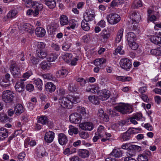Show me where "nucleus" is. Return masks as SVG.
<instances>
[{
    "mask_svg": "<svg viewBox=\"0 0 161 161\" xmlns=\"http://www.w3.org/2000/svg\"><path fill=\"white\" fill-rule=\"evenodd\" d=\"M24 68L23 64H14L10 67L9 69L14 77H19L21 75L20 71L24 69Z\"/></svg>",
    "mask_w": 161,
    "mask_h": 161,
    "instance_id": "f257e3e1",
    "label": "nucleus"
},
{
    "mask_svg": "<svg viewBox=\"0 0 161 161\" xmlns=\"http://www.w3.org/2000/svg\"><path fill=\"white\" fill-rule=\"evenodd\" d=\"M115 109L123 114H129L132 112L131 106L125 104H122L116 106Z\"/></svg>",
    "mask_w": 161,
    "mask_h": 161,
    "instance_id": "f03ea898",
    "label": "nucleus"
},
{
    "mask_svg": "<svg viewBox=\"0 0 161 161\" xmlns=\"http://www.w3.org/2000/svg\"><path fill=\"white\" fill-rule=\"evenodd\" d=\"M108 22L110 24L114 25L119 22L121 19L119 15L115 13H111L107 17Z\"/></svg>",
    "mask_w": 161,
    "mask_h": 161,
    "instance_id": "7ed1b4c3",
    "label": "nucleus"
},
{
    "mask_svg": "<svg viewBox=\"0 0 161 161\" xmlns=\"http://www.w3.org/2000/svg\"><path fill=\"white\" fill-rule=\"evenodd\" d=\"M3 101L6 103H10L11 102L14 98L13 94L9 90L4 91L2 94Z\"/></svg>",
    "mask_w": 161,
    "mask_h": 161,
    "instance_id": "20e7f679",
    "label": "nucleus"
},
{
    "mask_svg": "<svg viewBox=\"0 0 161 161\" xmlns=\"http://www.w3.org/2000/svg\"><path fill=\"white\" fill-rule=\"evenodd\" d=\"M59 102L61 106L65 108L70 109L72 108V105L68 97H62L59 99Z\"/></svg>",
    "mask_w": 161,
    "mask_h": 161,
    "instance_id": "39448f33",
    "label": "nucleus"
},
{
    "mask_svg": "<svg viewBox=\"0 0 161 161\" xmlns=\"http://www.w3.org/2000/svg\"><path fill=\"white\" fill-rule=\"evenodd\" d=\"M120 67L125 70L129 69L132 66V63L127 58L121 59L119 62Z\"/></svg>",
    "mask_w": 161,
    "mask_h": 161,
    "instance_id": "423d86ee",
    "label": "nucleus"
},
{
    "mask_svg": "<svg viewBox=\"0 0 161 161\" xmlns=\"http://www.w3.org/2000/svg\"><path fill=\"white\" fill-rule=\"evenodd\" d=\"M82 117L80 114L77 113L71 114L69 117L70 121L74 124H79L81 120Z\"/></svg>",
    "mask_w": 161,
    "mask_h": 161,
    "instance_id": "0eeeda50",
    "label": "nucleus"
},
{
    "mask_svg": "<svg viewBox=\"0 0 161 161\" xmlns=\"http://www.w3.org/2000/svg\"><path fill=\"white\" fill-rule=\"evenodd\" d=\"M79 126L83 130L88 131L92 130L94 128L93 124L89 122H86L80 123L79 124Z\"/></svg>",
    "mask_w": 161,
    "mask_h": 161,
    "instance_id": "6e6552de",
    "label": "nucleus"
},
{
    "mask_svg": "<svg viewBox=\"0 0 161 161\" xmlns=\"http://www.w3.org/2000/svg\"><path fill=\"white\" fill-rule=\"evenodd\" d=\"M58 140L59 143L62 146L66 145L68 142L67 136L64 133H60L58 135Z\"/></svg>",
    "mask_w": 161,
    "mask_h": 161,
    "instance_id": "1a4fd4ad",
    "label": "nucleus"
},
{
    "mask_svg": "<svg viewBox=\"0 0 161 161\" xmlns=\"http://www.w3.org/2000/svg\"><path fill=\"white\" fill-rule=\"evenodd\" d=\"M130 18L131 19L133 23L137 24L140 20L141 16L140 13L135 11H132L130 13Z\"/></svg>",
    "mask_w": 161,
    "mask_h": 161,
    "instance_id": "9d476101",
    "label": "nucleus"
},
{
    "mask_svg": "<svg viewBox=\"0 0 161 161\" xmlns=\"http://www.w3.org/2000/svg\"><path fill=\"white\" fill-rule=\"evenodd\" d=\"M97 93L100 98L103 101L108 99L110 95V92L106 89L100 90Z\"/></svg>",
    "mask_w": 161,
    "mask_h": 161,
    "instance_id": "9b49d317",
    "label": "nucleus"
},
{
    "mask_svg": "<svg viewBox=\"0 0 161 161\" xmlns=\"http://www.w3.org/2000/svg\"><path fill=\"white\" fill-rule=\"evenodd\" d=\"M151 152L148 151H145L138 156V161H148V157L151 155Z\"/></svg>",
    "mask_w": 161,
    "mask_h": 161,
    "instance_id": "f8f14e48",
    "label": "nucleus"
},
{
    "mask_svg": "<svg viewBox=\"0 0 161 161\" xmlns=\"http://www.w3.org/2000/svg\"><path fill=\"white\" fill-rule=\"evenodd\" d=\"M20 28L22 31L31 34L34 33L35 29L33 26L29 24H25L21 26Z\"/></svg>",
    "mask_w": 161,
    "mask_h": 161,
    "instance_id": "ddd939ff",
    "label": "nucleus"
},
{
    "mask_svg": "<svg viewBox=\"0 0 161 161\" xmlns=\"http://www.w3.org/2000/svg\"><path fill=\"white\" fill-rule=\"evenodd\" d=\"M31 7H34V8H35L34 15L36 16L38 14L39 11L42 10L43 6L42 4L36 1H34Z\"/></svg>",
    "mask_w": 161,
    "mask_h": 161,
    "instance_id": "4468645a",
    "label": "nucleus"
},
{
    "mask_svg": "<svg viewBox=\"0 0 161 161\" xmlns=\"http://www.w3.org/2000/svg\"><path fill=\"white\" fill-rule=\"evenodd\" d=\"M97 115L99 119L103 121L108 122L109 120L108 115L104 113L103 110L101 109L98 110Z\"/></svg>",
    "mask_w": 161,
    "mask_h": 161,
    "instance_id": "2eb2a0df",
    "label": "nucleus"
},
{
    "mask_svg": "<svg viewBox=\"0 0 161 161\" xmlns=\"http://www.w3.org/2000/svg\"><path fill=\"white\" fill-rule=\"evenodd\" d=\"M54 137V133L53 131H49L45 134L44 140L46 142L50 143L53 141Z\"/></svg>",
    "mask_w": 161,
    "mask_h": 161,
    "instance_id": "dca6fc26",
    "label": "nucleus"
},
{
    "mask_svg": "<svg viewBox=\"0 0 161 161\" xmlns=\"http://www.w3.org/2000/svg\"><path fill=\"white\" fill-rule=\"evenodd\" d=\"M95 17L94 12L92 10H89L84 15V20L87 21H92L94 19Z\"/></svg>",
    "mask_w": 161,
    "mask_h": 161,
    "instance_id": "f3484780",
    "label": "nucleus"
},
{
    "mask_svg": "<svg viewBox=\"0 0 161 161\" xmlns=\"http://www.w3.org/2000/svg\"><path fill=\"white\" fill-rule=\"evenodd\" d=\"M45 88L47 91L51 93L54 92L56 89L55 86L51 82L46 83L45 85Z\"/></svg>",
    "mask_w": 161,
    "mask_h": 161,
    "instance_id": "a211bd4d",
    "label": "nucleus"
},
{
    "mask_svg": "<svg viewBox=\"0 0 161 161\" xmlns=\"http://www.w3.org/2000/svg\"><path fill=\"white\" fill-rule=\"evenodd\" d=\"M68 73V71L65 69H62L58 71L56 75L58 78H62L65 77Z\"/></svg>",
    "mask_w": 161,
    "mask_h": 161,
    "instance_id": "6ab92c4d",
    "label": "nucleus"
},
{
    "mask_svg": "<svg viewBox=\"0 0 161 161\" xmlns=\"http://www.w3.org/2000/svg\"><path fill=\"white\" fill-rule=\"evenodd\" d=\"M25 111V108L23 106L20 104H17L14 107V111L15 114L17 115H19Z\"/></svg>",
    "mask_w": 161,
    "mask_h": 161,
    "instance_id": "aec40b11",
    "label": "nucleus"
},
{
    "mask_svg": "<svg viewBox=\"0 0 161 161\" xmlns=\"http://www.w3.org/2000/svg\"><path fill=\"white\" fill-rule=\"evenodd\" d=\"M35 32L37 36L40 37H43L46 34L45 30L42 27H37L35 30Z\"/></svg>",
    "mask_w": 161,
    "mask_h": 161,
    "instance_id": "412c9836",
    "label": "nucleus"
},
{
    "mask_svg": "<svg viewBox=\"0 0 161 161\" xmlns=\"http://www.w3.org/2000/svg\"><path fill=\"white\" fill-rule=\"evenodd\" d=\"M79 156L82 158L88 157L89 155V151L86 149H80L78 152Z\"/></svg>",
    "mask_w": 161,
    "mask_h": 161,
    "instance_id": "4be33fe9",
    "label": "nucleus"
},
{
    "mask_svg": "<svg viewBox=\"0 0 161 161\" xmlns=\"http://www.w3.org/2000/svg\"><path fill=\"white\" fill-rule=\"evenodd\" d=\"M8 131L5 128L2 127L0 128V139L3 140L8 136Z\"/></svg>",
    "mask_w": 161,
    "mask_h": 161,
    "instance_id": "5701e85b",
    "label": "nucleus"
},
{
    "mask_svg": "<svg viewBox=\"0 0 161 161\" xmlns=\"http://www.w3.org/2000/svg\"><path fill=\"white\" fill-rule=\"evenodd\" d=\"M12 119L8 117L6 114L3 113H0V121L2 122H7L11 121Z\"/></svg>",
    "mask_w": 161,
    "mask_h": 161,
    "instance_id": "b1692460",
    "label": "nucleus"
},
{
    "mask_svg": "<svg viewBox=\"0 0 161 161\" xmlns=\"http://www.w3.org/2000/svg\"><path fill=\"white\" fill-rule=\"evenodd\" d=\"M79 88V86L77 84L72 82L69 83L68 87V90L71 92H77Z\"/></svg>",
    "mask_w": 161,
    "mask_h": 161,
    "instance_id": "393cba45",
    "label": "nucleus"
},
{
    "mask_svg": "<svg viewBox=\"0 0 161 161\" xmlns=\"http://www.w3.org/2000/svg\"><path fill=\"white\" fill-rule=\"evenodd\" d=\"M68 97L72 105L73 103L76 104L80 102L79 98L77 96L69 95Z\"/></svg>",
    "mask_w": 161,
    "mask_h": 161,
    "instance_id": "a878e982",
    "label": "nucleus"
},
{
    "mask_svg": "<svg viewBox=\"0 0 161 161\" xmlns=\"http://www.w3.org/2000/svg\"><path fill=\"white\" fill-rule=\"evenodd\" d=\"M122 151L119 149L114 148L109 156H113L115 158H119L122 156Z\"/></svg>",
    "mask_w": 161,
    "mask_h": 161,
    "instance_id": "bb28decb",
    "label": "nucleus"
},
{
    "mask_svg": "<svg viewBox=\"0 0 161 161\" xmlns=\"http://www.w3.org/2000/svg\"><path fill=\"white\" fill-rule=\"evenodd\" d=\"M40 65L41 68L43 70H48L50 68L51 64L49 62L43 61L41 63Z\"/></svg>",
    "mask_w": 161,
    "mask_h": 161,
    "instance_id": "cd10ccee",
    "label": "nucleus"
},
{
    "mask_svg": "<svg viewBox=\"0 0 161 161\" xmlns=\"http://www.w3.org/2000/svg\"><path fill=\"white\" fill-rule=\"evenodd\" d=\"M109 32L105 29H104L101 33V36L105 40H107L110 37Z\"/></svg>",
    "mask_w": 161,
    "mask_h": 161,
    "instance_id": "c85d7f7f",
    "label": "nucleus"
},
{
    "mask_svg": "<svg viewBox=\"0 0 161 161\" xmlns=\"http://www.w3.org/2000/svg\"><path fill=\"white\" fill-rule=\"evenodd\" d=\"M150 53L152 55L156 56H161V47L152 49L150 51Z\"/></svg>",
    "mask_w": 161,
    "mask_h": 161,
    "instance_id": "c756f323",
    "label": "nucleus"
},
{
    "mask_svg": "<svg viewBox=\"0 0 161 161\" xmlns=\"http://www.w3.org/2000/svg\"><path fill=\"white\" fill-rule=\"evenodd\" d=\"M45 3L50 8L53 9L56 6V2L54 0H45Z\"/></svg>",
    "mask_w": 161,
    "mask_h": 161,
    "instance_id": "7c9ffc66",
    "label": "nucleus"
},
{
    "mask_svg": "<svg viewBox=\"0 0 161 161\" xmlns=\"http://www.w3.org/2000/svg\"><path fill=\"white\" fill-rule=\"evenodd\" d=\"M129 131V130H127L120 135V137L123 141H127L130 139L131 134L130 133Z\"/></svg>",
    "mask_w": 161,
    "mask_h": 161,
    "instance_id": "2f4dec72",
    "label": "nucleus"
},
{
    "mask_svg": "<svg viewBox=\"0 0 161 161\" xmlns=\"http://www.w3.org/2000/svg\"><path fill=\"white\" fill-rule=\"evenodd\" d=\"M127 36L128 43L135 41L136 39L135 34L132 32L128 33Z\"/></svg>",
    "mask_w": 161,
    "mask_h": 161,
    "instance_id": "473e14b6",
    "label": "nucleus"
},
{
    "mask_svg": "<svg viewBox=\"0 0 161 161\" xmlns=\"http://www.w3.org/2000/svg\"><path fill=\"white\" fill-rule=\"evenodd\" d=\"M72 58L71 54L65 53L63 55L62 58L67 63H69Z\"/></svg>",
    "mask_w": 161,
    "mask_h": 161,
    "instance_id": "72a5a7b5",
    "label": "nucleus"
},
{
    "mask_svg": "<svg viewBox=\"0 0 161 161\" xmlns=\"http://www.w3.org/2000/svg\"><path fill=\"white\" fill-rule=\"evenodd\" d=\"M60 22L62 25H67L69 22L68 17L65 15H62L60 17Z\"/></svg>",
    "mask_w": 161,
    "mask_h": 161,
    "instance_id": "f704fd0d",
    "label": "nucleus"
},
{
    "mask_svg": "<svg viewBox=\"0 0 161 161\" xmlns=\"http://www.w3.org/2000/svg\"><path fill=\"white\" fill-rule=\"evenodd\" d=\"M25 86L20 83L17 82L15 85L16 90L19 92H23L24 90Z\"/></svg>",
    "mask_w": 161,
    "mask_h": 161,
    "instance_id": "c9c22d12",
    "label": "nucleus"
},
{
    "mask_svg": "<svg viewBox=\"0 0 161 161\" xmlns=\"http://www.w3.org/2000/svg\"><path fill=\"white\" fill-rule=\"evenodd\" d=\"M57 55L56 54L51 53L47 55V61L49 62H53L57 58Z\"/></svg>",
    "mask_w": 161,
    "mask_h": 161,
    "instance_id": "e433bc0d",
    "label": "nucleus"
},
{
    "mask_svg": "<svg viewBox=\"0 0 161 161\" xmlns=\"http://www.w3.org/2000/svg\"><path fill=\"white\" fill-rule=\"evenodd\" d=\"M88 99L92 103L95 104L99 103V99L97 97L95 96H91L88 97Z\"/></svg>",
    "mask_w": 161,
    "mask_h": 161,
    "instance_id": "4c0bfd02",
    "label": "nucleus"
},
{
    "mask_svg": "<svg viewBox=\"0 0 161 161\" xmlns=\"http://www.w3.org/2000/svg\"><path fill=\"white\" fill-rule=\"evenodd\" d=\"M34 83L36 85L37 88L40 90H41L42 89V81L40 79L37 78L34 80Z\"/></svg>",
    "mask_w": 161,
    "mask_h": 161,
    "instance_id": "58836bf2",
    "label": "nucleus"
},
{
    "mask_svg": "<svg viewBox=\"0 0 161 161\" xmlns=\"http://www.w3.org/2000/svg\"><path fill=\"white\" fill-rule=\"evenodd\" d=\"M69 128L68 132L70 135H73L74 134H77L78 133V130L77 128L71 125H69Z\"/></svg>",
    "mask_w": 161,
    "mask_h": 161,
    "instance_id": "ea45409f",
    "label": "nucleus"
},
{
    "mask_svg": "<svg viewBox=\"0 0 161 161\" xmlns=\"http://www.w3.org/2000/svg\"><path fill=\"white\" fill-rule=\"evenodd\" d=\"M37 157L39 158H42L43 157L47 156L48 153L46 152L45 149L42 148L41 150L36 153Z\"/></svg>",
    "mask_w": 161,
    "mask_h": 161,
    "instance_id": "a19ab883",
    "label": "nucleus"
},
{
    "mask_svg": "<svg viewBox=\"0 0 161 161\" xmlns=\"http://www.w3.org/2000/svg\"><path fill=\"white\" fill-rule=\"evenodd\" d=\"M88 21L83 20L81 23V27L82 29L85 31H88L89 30L90 28L88 24L87 23Z\"/></svg>",
    "mask_w": 161,
    "mask_h": 161,
    "instance_id": "79ce46f5",
    "label": "nucleus"
},
{
    "mask_svg": "<svg viewBox=\"0 0 161 161\" xmlns=\"http://www.w3.org/2000/svg\"><path fill=\"white\" fill-rule=\"evenodd\" d=\"M123 29L121 28L119 31L115 40L117 43H119L120 41L123 36Z\"/></svg>",
    "mask_w": 161,
    "mask_h": 161,
    "instance_id": "37998d69",
    "label": "nucleus"
},
{
    "mask_svg": "<svg viewBox=\"0 0 161 161\" xmlns=\"http://www.w3.org/2000/svg\"><path fill=\"white\" fill-rule=\"evenodd\" d=\"M76 80L79 83L81 87L84 86L86 83V79L81 77H79L76 79Z\"/></svg>",
    "mask_w": 161,
    "mask_h": 161,
    "instance_id": "c03bdc74",
    "label": "nucleus"
},
{
    "mask_svg": "<svg viewBox=\"0 0 161 161\" xmlns=\"http://www.w3.org/2000/svg\"><path fill=\"white\" fill-rule=\"evenodd\" d=\"M38 122L43 125H46L48 122L47 118L46 116H42L38 118Z\"/></svg>",
    "mask_w": 161,
    "mask_h": 161,
    "instance_id": "a18cd8bd",
    "label": "nucleus"
},
{
    "mask_svg": "<svg viewBox=\"0 0 161 161\" xmlns=\"http://www.w3.org/2000/svg\"><path fill=\"white\" fill-rule=\"evenodd\" d=\"M37 54L39 58H44L47 56V52L46 51L43 50L38 52Z\"/></svg>",
    "mask_w": 161,
    "mask_h": 161,
    "instance_id": "49530a36",
    "label": "nucleus"
},
{
    "mask_svg": "<svg viewBox=\"0 0 161 161\" xmlns=\"http://www.w3.org/2000/svg\"><path fill=\"white\" fill-rule=\"evenodd\" d=\"M97 88L96 87H95L93 86L88 85L86 89V92L95 93L97 92Z\"/></svg>",
    "mask_w": 161,
    "mask_h": 161,
    "instance_id": "de8ad7c7",
    "label": "nucleus"
},
{
    "mask_svg": "<svg viewBox=\"0 0 161 161\" xmlns=\"http://www.w3.org/2000/svg\"><path fill=\"white\" fill-rule=\"evenodd\" d=\"M142 6V2L140 0H136L134 1L132 4L131 7L133 8H137L138 7H141Z\"/></svg>",
    "mask_w": 161,
    "mask_h": 161,
    "instance_id": "09e8293b",
    "label": "nucleus"
},
{
    "mask_svg": "<svg viewBox=\"0 0 161 161\" xmlns=\"http://www.w3.org/2000/svg\"><path fill=\"white\" fill-rule=\"evenodd\" d=\"M17 14L16 11L13 10L10 11L7 14V17L8 19H11L14 17Z\"/></svg>",
    "mask_w": 161,
    "mask_h": 161,
    "instance_id": "8fccbe9b",
    "label": "nucleus"
},
{
    "mask_svg": "<svg viewBox=\"0 0 161 161\" xmlns=\"http://www.w3.org/2000/svg\"><path fill=\"white\" fill-rule=\"evenodd\" d=\"M46 46V44L43 42H39L37 43V47L39 51L43 50Z\"/></svg>",
    "mask_w": 161,
    "mask_h": 161,
    "instance_id": "3c124183",
    "label": "nucleus"
},
{
    "mask_svg": "<svg viewBox=\"0 0 161 161\" xmlns=\"http://www.w3.org/2000/svg\"><path fill=\"white\" fill-rule=\"evenodd\" d=\"M25 3V5L27 8H31L32 5L34 3L32 0H22Z\"/></svg>",
    "mask_w": 161,
    "mask_h": 161,
    "instance_id": "603ef678",
    "label": "nucleus"
},
{
    "mask_svg": "<svg viewBox=\"0 0 161 161\" xmlns=\"http://www.w3.org/2000/svg\"><path fill=\"white\" fill-rule=\"evenodd\" d=\"M129 45L130 48L133 50H136L138 48V45L135 41L128 43Z\"/></svg>",
    "mask_w": 161,
    "mask_h": 161,
    "instance_id": "864d4df0",
    "label": "nucleus"
},
{
    "mask_svg": "<svg viewBox=\"0 0 161 161\" xmlns=\"http://www.w3.org/2000/svg\"><path fill=\"white\" fill-rule=\"evenodd\" d=\"M43 78L45 79H47L53 81H55L56 78L55 77L53 76L51 74H47L43 75Z\"/></svg>",
    "mask_w": 161,
    "mask_h": 161,
    "instance_id": "5fc2aeb1",
    "label": "nucleus"
},
{
    "mask_svg": "<svg viewBox=\"0 0 161 161\" xmlns=\"http://www.w3.org/2000/svg\"><path fill=\"white\" fill-rule=\"evenodd\" d=\"M104 130V127L101 125H100L97 128V131L96 133L99 134V135H102L104 137L103 132Z\"/></svg>",
    "mask_w": 161,
    "mask_h": 161,
    "instance_id": "6e6d98bb",
    "label": "nucleus"
},
{
    "mask_svg": "<svg viewBox=\"0 0 161 161\" xmlns=\"http://www.w3.org/2000/svg\"><path fill=\"white\" fill-rule=\"evenodd\" d=\"M57 94L58 95L63 96L66 94V90L62 88H59L57 90Z\"/></svg>",
    "mask_w": 161,
    "mask_h": 161,
    "instance_id": "4d7b16f0",
    "label": "nucleus"
},
{
    "mask_svg": "<svg viewBox=\"0 0 161 161\" xmlns=\"http://www.w3.org/2000/svg\"><path fill=\"white\" fill-rule=\"evenodd\" d=\"M119 3H123L124 2L122 0H113L111 3L110 6L112 7H116Z\"/></svg>",
    "mask_w": 161,
    "mask_h": 161,
    "instance_id": "13d9d810",
    "label": "nucleus"
},
{
    "mask_svg": "<svg viewBox=\"0 0 161 161\" xmlns=\"http://www.w3.org/2000/svg\"><path fill=\"white\" fill-rule=\"evenodd\" d=\"M77 111L79 113L84 115L86 114V110L85 108L82 106H78L76 108Z\"/></svg>",
    "mask_w": 161,
    "mask_h": 161,
    "instance_id": "bf43d9fd",
    "label": "nucleus"
},
{
    "mask_svg": "<svg viewBox=\"0 0 161 161\" xmlns=\"http://www.w3.org/2000/svg\"><path fill=\"white\" fill-rule=\"evenodd\" d=\"M159 36H153L150 38V41L155 44H157L159 40Z\"/></svg>",
    "mask_w": 161,
    "mask_h": 161,
    "instance_id": "052dcab7",
    "label": "nucleus"
},
{
    "mask_svg": "<svg viewBox=\"0 0 161 161\" xmlns=\"http://www.w3.org/2000/svg\"><path fill=\"white\" fill-rule=\"evenodd\" d=\"M156 19V17L153 14L148 16L147 18V21L148 22H153L155 21Z\"/></svg>",
    "mask_w": 161,
    "mask_h": 161,
    "instance_id": "680f3d73",
    "label": "nucleus"
},
{
    "mask_svg": "<svg viewBox=\"0 0 161 161\" xmlns=\"http://www.w3.org/2000/svg\"><path fill=\"white\" fill-rule=\"evenodd\" d=\"M136 152L134 150H129L126 152L127 157H130L132 158L135 155Z\"/></svg>",
    "mask_w": 161,
    "mask_h": 161,
    "instance_id": "e2e57ef3",
    "label": "nucleus"
},
{
    "mask_svg": "<svg viewBox=\"0 0 161 161\" xmlns=\"http://www.w3.org/2000/svg\"><path fill=\"white\" fill-rule=\"evenodd\" d=\"M115 53L116 54L119 53L120 55H122L124 54V51L122 49V47L121 46H119L115 50Z\"/></svg>",
    "mask_w": 161,
    "mask_h": 161,
    "instance_id": "0e129e2a",
    "label": "nucleus"
},
{
    "mask_svg": "<svg viewBox=\"0 0 161 161\" xmlns=\"http://www.w3.org/2000/svg\"><path fill=\"white\" fill-rule=\"evenodd\" d=\"M80 136L84 139H86L89 137V134L87 132H81L79 133Z\"/></svg>",
    "mask_w": 161,
    "mask_h": 161,
    "instance_id": "69168bd1",
    "label": "nucleus"
},
{
    "mask_svg": "<svg viewBox=\"0 0 161 161\" xmlns=\"http://www.w3.org/2000/svg\"><path fill=\"white\" fill-rule=\"evenodd\" d=\"M119 112L116 109L113 110H109V113L112 116H118L119 115Z\"/></svg>",
    "mask_w": 161,
    "mask_h": 161,
    "instance_id": "338daca9",
    "label": "nucleus"
},
{
    "mask_svg": "<svg viewBox=\"0 0 161 161\" xmlns=\"http://www.w3.org/2000/svg\"><path fill=\"white\" fill-rule=\"evenodd\" d=\"M0 85L3 87H6L10 85V82L6 81L5 80H3L1 82Z\"/></svg>",
    "mask_w": 161,
    "mask_h": 161,
    "instance_id": "774afa93",
    "label": "nucleus"
}]
</instances>
